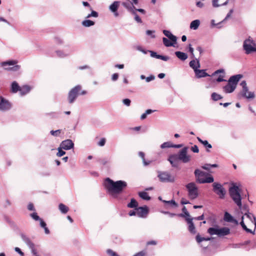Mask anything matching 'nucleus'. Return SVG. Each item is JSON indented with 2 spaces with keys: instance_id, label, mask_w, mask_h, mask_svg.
<instances>
[{
  "instance_id": "f257e3e1",
  "label": "nucleus",
  "mask_w": 256,
  "mask_h": 256,
  "mask_svg": "<svg viewBox=\"0 0 256 256\" xmlns=\"http://www.w3.org/2000/svg\"><path fill=\"white\" fill-rule=\"evenodd\" d=\"M104 186L108 193L114 198H117L118 195L123 191L127 186V183L123 180L114 182L110 178H107Z\"/></svg>"
},
{
  "instance_id": "f03ea898",
  "label": "nucleus",
  "mask_w": 256,
  "mask_h": 256,
  "mask_svg": "<svg viewBox=\"0 0 256 256\" xmlns=\"http://www.w3.org/2000/svg\"><path fill=\"white\" fill-rule=\"evenodd\" d=\"M246 224L250 227L254 225L256 226V220L254 216L250 212H246L241 217V226L247 232L254 234L252 230L248 228Z\"/></svg>"
},
{
  "instance_id": "7ed1b4c3",
  "label": "nucleus",
  "mask_w": 256,
  "mask_h": 256,
  "mask_svg": "<svg viewBox=\"0 0 256 256\" xmlns=\"http://www.w3.org/2000/svg\"><path fill=\"white\" fill-rule=\"evenodd\" d=\"M194 174L196 181L200 184L212 183L214 181V178L212 176L198 169H196Z\"/></svg>"
},
{
  "instance_id": "20e7f679",
  "label": "nucleus",
  "mask_w": 256,
  "mask_h": 256,
  "mask_svg": "<svg viewBox=\"0 0 256 256\" xmlns=\"http://www.w3.org/2000/svg\"><path fill=\"white\" fill-rule=\"evenodd\" d=\"M240 80V74L232 76L228 80V84L224 87L226 93H231L236 89L238 82Z\"/></svg>"
},
{
  "instance_id": "39448f33",
  "label": "nucleus",
  "mask_w": 256,
  "mask_h": 256,
  "mask_svg": "<svg viewBox=\"0 0 256 256\" xmlns=\"http://www.w3.org/2000/svg\"><path fill=\"white\" fill-rule=\"evenodd\" d=\"M229 193L234 201L240 208V192L238 186L234 183H232V186L229 188Z\"/></svg>"
},
{
  "instance_id": "423d86ee",
  "label": "nucleus",
  "mask_w": 256,
  "mask_h": 256,
  "mask_svg": "<svg viewBox=\"0 0 256 256\" xmlns=\"http://www.w3.org/2000/svg\"><path fill=\"white\" fill-rule=\"evenodd\" d=\"M17 63V60H11L2 62L0 65L6 70L16 72L18 71L20 68V66L16 64Z\"/></svg>"
},
{
  "instance_id": "0eeeda50",
  "label": "nucleus",
  "mask_w": 256,
  "mask_h": 256,
  "mask_svg": "<svg viewBox=\"0 0 256 256\" xmlns=\"http://www.w3.org/2000/svg\"><path fill=\"white\" fill-rule=\"evenodd\" d=\"M188 196L191 200H194L198 196V188L194 182H190L186 186Z\"/></svg>"
},
{
  "instance_id": "6e6552de",
  "label": "nucleus",
  "mask_w": 256,
  "mask_h": 256,
  "mask_svg": "<svg viewBox=\"0 0 256 256\" xmlns=\"http://www.w3.org/2000/svg\"><path fill=\"white\" fill-rule=\"evenodd\" d=\"M158 177L162 182H172L174 181V177L168 172L158 171Z\"/></svg>"
},
{
  "instance_id": "1a4fd4ad",
  "label": "nucleus",
  "mask_w": 256,
  "mask_h": 256,
  "mask_svg": "<svg viewBox=\"0 0 256 256\" xmlns=\"http://www.w3.org/2000/svg\"><path fill=\"white\" fill-rule=\"evenodd\" d=\"M188 147H184L178 154H176L179 160L182 161L184 163H188L191 160L190 156L188 154Z\"/></svg>"
},
{
  "instance_id": "9d476101",
  "label": "nucleus",
  "mask_w": 256,
  "mask_h": 256,
  "mask_svg": "<svg viewBox=\"0 0 256 256\" xmlns=\"http://www.w3.org/2000/svg\"><path fill=\"white\" fill-rule=\"evenodd\" d=\"M81 86L78 85L72 88L68 92V100L70 104L73 103L79 94L81 90Z\"/></svg>"
},
{
  "instance_id": "9b49d317",
  "label": "nucleus",
  "mask_w": 256,
  "mask_h": 256,
  "mask_svg": "<svg viewBox=\"0 0 256 256\" xmlns=\"http://www.w3.org/2000/svg\"><path fill=\"white\" fill-rule=\"evenodd\" d=\"M243 46L247 54L256 52V44L252 40L249 38L244 42Z\"/></svg>"
},
{
  "instance_id": "f8f14e48",
  "label": "nucleus",
  "mask_w": 256,
  "mask_h": 256,
  "mask_svg": "<svg viewBox=\"0 0 256 256\" xmlns=\"http://www.w3.org/2000/svg\"><path fill=\"white\" fill-rule=\"evenodd\" d=\"M213 190L221 199L224 198L226 191L222 186L218 182H214L212 184Z\"/></svg>"
},
{
  "instance_id": "ddd939ff",
  "label": "nucleus",
  "mask_w": 256,
  "mask_h": 256,
  "mask_svg": "<svg viewBox=\"0 0 256 256\" xmlns=\"http://www.w3.org/2000/svg\"><path fill=\"white\" fill-rule=\"evenodd\" d=\"M20 236L23 241L26 244V245L30 249L32 253L33 254V255L34 256H40L39 254H38L36 250L34 248V244L32 242L30 239L24 234H20Z\"/></svg>"
},
{
  "instance_id": "4468645a",
  "label": "nucleus",
  "mask_w": 256,
  "mask_h": 256,
  "mask_svg": "<svg viewBox=\"0 0 256 256\" xmlns=\"http://www.w3.org/2000/svg\"><path fill=\"white\" fill-rule=\"evenodd\" d=\"M12 108L11 103L3 96H0V111L6 112Z\"/></svg>"
},
{
  "instance_id": "2eb2a0df",
  "label": "nucleus",
  "mask_w": 256,
  "mask_h": 256,
  "mask_svg": "<svg viewBox=\"0 0 256 256\" xmlns=\"http://www.w3.org/2000/svg\"><path fill=\"white\" fill-rule=\"evenodd\" d=\"M241 86L242 87V95L244 96L248 99H252L255 97L254 92L248 91L245 81L241 82Z\"/></svg>"
},
{
  "instance_id": "dca6fc26",
  "label": "nucleus",
  "mask_w": 256,
  "mask_h": 256,
  "mask_svg": "<svg viewBox=\"0 0 256 256\" xmlns=\"http://www.w3.org/2000/svg\"><path fill=\"white\" fill-rule=\"evenodd\" d=\"M135 210H137V216L140 218H146L148 213V208L146 206L136 208Z\"/></svg>"
},
{
  "instance_id": "f3484780",
  "label": "nucleus",
  "mask_w": 256,
  "mask_h": 256,
  "mask_svg": "<svg viewBox=\"0 0 256 256\" xmlns=\"http://www.w3.org/2000/svg\"><path fill=\"white\" fill-rule=\"evenodd\" d=\"M74 142L71 140L69 139L63 140L60 144V148L65 150H70L74 148Z\"/></svg>"
},
{
  "instance_id": "a211bd4d",
  "label": "nucleus",
  "mask_w": 256,
  "mask_h": 256,
  "mask_svg": "<svg viewBox=\"0 0 256 256\" xmlns=\"http://www.w3.org/2000/svg\"><path fill=\"white\" fill-rule=\"evenodd\" d=\"M120 2L118 1H114L112 4L109 6L110 10L114 13V16L117 17L118 16V9L120 6Z\"/></svg>"
},
{
  "instance_id": "6ab92c4d",
  "label": "nucleus",
  "mask_w": 256,
  "mask_h": 256,
  "mask_svg": "<svg viewBox=\"0 0 256 256\" xmlns=\"http://www.w3.org/2000/svg\"><path fill=\"white\" fill-rule=\"evenodd\" d=\"M186 220L188 225V230L190 233L195 234L196 233V230L194 224L192 222L193 218H187Z\"/></svg>"
},
{
  "instance_id": "aec40b11",
  "label": "nucleus",
  "mask_w": 256,
  "mask_h": 256,
  "mask_svg": "<svg viewBox=\"0 0 256 256\" xmlns=\"http://www.w3.org/2000/svg\"><path fill=\"white\" fill-rule=\"evenodd\" d=\"M148 52L150 54V56L152 58H155L158 59H160L164 61H168L170 60V57L166 56H162L158 54L156 52L152 50H148Z\"/></svg>"
},
{
  "instance_id": "412c9836",
  "label": "nucleus",
  "mask_w": 256,
  "mask_h": 256,
  "mask_svg": "<svg viewBox=\"0 0 256 256\" xmlns=\"http://www.w3.org/2000/svg\"><path fill=\"white\" fill-rule=\"evenodd\" d=\"M168 160L173 167L178 166V160H179L176 154L170 155L169 156Z\"/></svg>"
},
{
  "instance_id": "4be33fe9",
  "label": "nucleus",
  "mask_w": 256,
  "mask_h": 256,
  "mask_svg": "<svg viewBox=\"0 0 256 256\" xmlns=\"http://www.w3.org/2000/svg\"><path fill=\"white\" fill-rule=\"evenodd\" d=\"M206 70H199L198 68L195 70L194 73L196 76L198 78H204L206 76H210V75L206 72Z\"/></svg>"
},
{
  "instance_id": "5701e85b",
  "label": "nucleus",
  "mask_w": 256,
  "mask_h": 256,
  "mask_svg": "<svg viewBox=\"0 0 256 256\" xmlns=\"http://www.w3.org/2000/svg\"><path fill=\"white\" fill-rule=\"evenodd\" d=\"M224 220L225 222H232L238 224V221L235 220L232 216L228 212H225L224 217Z\"/></svg>"
},
{
  "instance_id": "b1692460",
  "label": "nucleus",
  "mask_w": 256,
  "mask_h": 256,
  "mask_svg": "<svg viewBox=\"0 0 256 256\" xmlns=\"http://www.w3.org/2000/svg\"><path fill=\"white\" fill-rule=\"evenodd\" d=\"M230 233V230L226 227L218 228V236L219 237L228 235Z\"/></svg>"
},
{
  "instance_id": "393cba45",
  "label": "nucleus",
  "mask_w": 256,
  "mask_h": 256,
  "mask_svg": "<svg viewBox=\"0 0 256 256\" xmlns=\"http://www.w3.org/2000/svg\"><path fill=\"white\" fill-rule=\"evenodd\" d=\"M32 88L28 85H24L22 87H20V92L21 96H24L27 94H28Z\"/></svg>"
},
{
  "instance_id": "a878e982",
  "label": "nucleus",
  "mask_w": 256,
  "mask_h": 256,
  "mask_svg": "<svg viewBox=\"0 0 256 256\" xmlns=\"http://www.w3.org/2000/svg\"><path fill=\"white\" fill-rule=\"evenodd\" d=\"M163 34L168 37L171 41L176 42L177 38L176 36L172 34L169 30H164Z\"/></svg>"
},
{
  "instance_id": "bb28decb",
  "label": "nucleus",
  "mask_w": 256,
  "mask_h": 256,
  "mask_svg": "<svg viewBox=\"0 0 256 256\" xmlns=\"http://www.w3.org/2000/svg\"><path fill=\"white\" fill-rule=\"evenodd\" d=\"M190 68H192L194 72H195V70H198L200 66V63L199 60L196 59V60H192L190 62Z\"/></svg>"
},
{
  "instance_id": "cd10ccee",
  "label": "nucleus",
  "mask_w": 256,
  "mask_h": 256,
  "mask_svg": "<svg viewBox=\"0 0 256 256\" xmlns=\"http://www.w3.org/2000/svg\"><path fill=\"white\" fill-rule=\"evenodd\" d=\"M197 139L202 144L207 148L206 151L209 152L210 150L208 149L211 148L212 146L210 144L208 143V141L206 140H203L199 137H197Z\"/></svg>"
},
{
  "instance_id": "c85d7f7f",
  "label": "nucleus",
  "mask_w": 256,
  "mask_h": 256,
  "mask_svg": "<svg viewBox=\"0 0 256 256\" xmlns=\"http://www.w3.org/2000/svg\"><path fill=\"white\" fill-rule=\"evenodd\" d=\"M20 87L18 84L16 82H13L11 84V91L13 93H16L20 92Z\"/></svg>"
},
{
  "instance_id": "c756f323",
  "label": "nucleus",
  "mask_w": 256,
  "mask_h": 256,
  "mask_svg": "<svg viewBox=\"0 0 256 256\" xmlns=\"http://www.w3.org/2000/svg\"><path fill=\"white\" fill-rule=\"evenodd\" d=\"M162 42L164 44L166 47L174 46V44L176 43L171 41L170 39L168 40L166 38H162Z\"/></svg>"
},
{
  "instance_id": "7c9ffc66",
  "label": "nucleus",
  "mask_w": 256,
  "mask_h": 256,
  "mask_svg": "<svg viewBox=\"0 0 256 256\" xmlns=\"http://www.w3.org/2000/svg\"><path fill=\"white\" fill-rule=\"evenodd\" d=\"M175 54L180 60L183 61L185 60L188 58V55L183 52L178 51L175 52Z\"/></svg>"
},
{
  "instance_id": "2f4dec72",
  "label": "nucleus",
  "mask_w": 256,
  "mask_h": 256,
  "mask_svg": "<svg viewBox=\"0 0 256 256\" xmlns=\"http://www.w3.org/2000/svg\"><path fill=\"white\" fill-rule=\"evenodd\" d=\"M200 25V20H196L192 21L190 24V28L194 30H196L198 28Z\"/></svg>"
},
{
  "instance_id": "473e14b6",
  "label": "nucleus",
  "mask_w": 256,
  "mask_h": 256,
  "mask_svg": "<svg viewBox=\"0 0 256 256\" xmlns=\"http://www.w3.org/2000/svg\"><path fill=\"white\" fill-rule=\"evenodd\" d=\"M233 12V10H230V12H228V13L227 14L226 17L225 18L222 20V21L221 22H220V23L218 24H215L214 22V20H211V24H212V26H217L219 24H222V22H223L224 20H227L228 18H230L232 14V13Z\"/></svg>"
},
{
  "instance_id": "72a5a7b5",
  "label": "nucleus",
  "mask_w": 256,
  "mask_h": 256,
  "mask_svg": "<svg viewBox=\"0 0 256 256\" xmlns=\"http://www.w3.org/2000/svg\"><path fill=\"white\" fill-rule=\"evenodd\" d=\"M122 4L130 13L134 10V6H132L131 4H130L128 2H123Z\"/></svg>"
},
{
  "instance_id": "f704fd0d",
  "label": "nucleus",
  "mask_w": 256,
  "mask_h": 256,
  "mask_svg": "<svg viewBox=\"0 0 256 256\" xmlns=\"http://www.w3.org/2000/svg\"><path fill=\"white\" fill-rule=\"evenodd\" d=\"M196 242L200 244L202 241H208L212 239V238H204L201 237L199 234H198L196 238Z\"/></svg>"
},
{
  "instance_id": "c9c22d12",
  "label": "nucleus",
  "mask_w": 256,
  "mask_h": 256,
  "mask_svg": "<svg viewBox=\"0 0 256 256\" xmlns=\"http://www.w3.org/2000/svg\"><path fill=\"white\" fill-rule=\"evenodd\" d=\"M138 196L144 200H150V197L148 195V194L145 192H139Z\"/></svg>"
},
{
  "instance_id": "e433bc0d",
  "label": "nucleus",
  "mask_w": 256,
  "mask_h": 256,
  "mask_svg": "<svg viewBox=\"0 0 256 256\" xmlns=\"http://www.w3.org/2000/svg\"><path fill=\"white\" fill-rule=\"evenodd\" d=\"M218 227L210 228L208 230V232L211 236L214 235V234L218 236Z\"/></svg>"
},
{
  "instance_id": "4c0bfd02",
  "label": "nucleus",
  "mask_w": 256,
  "mask_h": 256,
  "mask_svg": "<svg viewBox=\"0 0 256 256\" xmlns=\"http://www.w3.org/2000/svg\"><path fill=\"white\" fill-rule=\"evenodd\" d=\"M94 24V22L89 20H86L82 22V25L84 27H90Z\"/></svg>"
},
{
  "instance_id": "58836bf2",
  "label": "nucleus",
  "mask_w": 256,
  "mask_h": 256,
  "mask_svg": "<svg viewBox=\"0 0 256 256\" xmlns=\"http://www.w3.org/2000/svg\"><path fill=\"white\" fill-rule=\"evenodd\" d=\"M128 207L130 208H138V203L136 200L134 198L131 199L130 202L128 204Z\"/></svg>"
},
{
  "instance_id": "ea45409f",
  "label": "nucleus",
  "mask_w": 256,
  "mask_h": 256,
  "mask_svg": "<svg viewBox=\"0 0 256 256\" xmlns=\"http://www.w3.org/2000/svg\"><path fill=\"white\" fill-rule=\"evenodd\" d=\"M58 208L62 214H66L68 210V208L63 204H60Z\"/></svg>"
},
{
  "instance_id": "a19ab883",
  "label": "nucleus",
  "mask_w": 256,
  "mask_h": 256,
  "mask_svg": "<svg viewBox=\"0 0 256 256\" xmlns=\"http://www.w3.org/2000/svg\"><path fill=\"white\" fill-rule=\"evenodd\" d=\"M138 156L142 158V162H143V164H144V166H148L150 163V161L147 162V161L146 160L145 158H144V152H138Z\"/></svg>"
},
{
  "instance_id": "79ce46f5",
  "label": "nucleus",
  "mask_w": 256,
  "mask_h": 256,
  "mask_svg": "<svg viewBox=\"0 0 256 256\" xmlns=\"http://www.w3.org/2000/svg\"><path fill=\"white\" fill-rule=\"evenodd\" d=\"M182 211L184 212V214H178V216H181V217H186V218H190V215L185 206L183 207V208L182 209Z\"/></svg>"
},
{
  "instance_id": "37998d69",
  "label": "nucleus",
  "mask_w": 256,
  "mask_h": 256,
  "mask_svg": "<svg viewBox=\"0 0 256 256\" xmlns=\"http://www.w3.org/2000/svg\"><path fill=\"white\" fill-rule=\"evenodd\" d=\"M211 96L212 98L214 101H216L222 98V96L220 94H218L216 92H213Z\"/></svg>"
},
{
  "instance_id": "c03bdc74",
  "label": "nucleus",
  "mask_w": 256,
  "mask_h": 256,
  "mask_svg": "<svg viewBox=\"0 0 256 256\" xmlns=\"http://www.w3.org/2000/svg\"><path fill=\"white\" fill-rule=\"evenodd\" d=\"M131 14L134 16V20L138 23H142V20L141 18L139 17L137 13L136 12V10L132 11Z\"/></svg>"
},
{
  "instance_id": "a18cd8bd",
  "label": "nucleus",
  "mask_w": 256,
  "mask_h": 256,
  "mask_svg": "<svg viewBox=\"0 0 256 256\" xmlns=\"http://www.w3.org/2000/svg\"><path fill=\"white\" fill-rule=\"evenodd\" d=\"M172 147V144L170 142H164L160 145V148L164 149Z\"/></svg>"
},
{
  "instance_id": "49530a36",
  "label": "nucleus",
  "mask_w": 256,
  "mask_h": 256,
  "mask_svg": "<svg viewBox=\"0 0 256 256\" xmlns=\"http://www.w3.org/2000/svg\"><path fill=\"white\" fill-rule=\"evenodd\" d=\"M90 11H91V13L88 14L86 16V18H88L90 17H94V18L98 17V14L94 10L92 9V10H90Z\"/></svg>"
},
{
  "instance_id": "de8ad7c7",
  "label": "nucleus",
  "mask_w": 256,
  "mask_h": 256,
  "mask_svg": "<svg viewBox=\"0 0 256 256\" xmlns=\"http://www.w3.org/2000/svg\"><path fill=\"white\" fill-rule=\"evenodd\" d=\"M30 216L35 220H40L42 218L38 215L37 213L34 212L30 214Z\"/></svg>"
},
{
  "instance_id": "09e8293b",
  "label": "nucleus",
  "mask_w": 256,
  "mask_h": 256,
  "mask_svg": "<svg viewBox=\"0 0 256 256\" xmlns=\"http://www.w3.org/2000/svg\"><path fill=\"white\" fill-rule=\"evenodd\" d=\"M246 212H249L248 206L246 205H244L242 208L241 206V214H244Z\"/></svg>"
},
{
  "instance_id": "8fccbe9b",
  "label": "nucleus",
  "mask_w": 256,
  "mask_h": 256,
  "mask_svg": "<svg viewBox=\"0 0 256 256\" xmlns=\"http://www.w3.org/2000/svg\"><path fill=\"white\" fill-rule=\"evenodd\" d=\"M62 148H60V146L58 148V152L56 154L57 156H62L66 154V152L62 150Z\"/></svg>"
},
{
  "instance_id": "3c124183",
  "label": "nucleus",
  "mask_w": 256,
  "mask_h": 256,
  "mask_svg": "<svg viewBox=\"0 0 256 256\" xmlns=\"http://www.w3.org/2000/svg\"><path fill=\"white\" fill-rule=\"evenodd\" d=\"M162 202L165 203V204H170L174 206H177V204L175 202V201L174 200H162Z\"/></svg>"
},
{
  "instance_id": "603ef678",
  "label": "nucleus",
  "mask_w": 256,
  "mask_h": 256,
  "mask_svg": "<svg viewBox=\"0 0 256 256\" xmlns=\"http://www.w3.org/2000/svg\"><path fill=\"white\" fill-rule=\"evenodd\" d=\"M50 133L52 135L54 136H58L60 134V130H52L50 132Z\"/></svg>"
},
{
  "instance_id": "864d4df0",
  "label": "nucleus",
  "mask_w": 256,
  "mask_h": 256,
  "mask_svg": "<svg viewBox=\"0 0 256 256\" xmlns=\"http://www.w3.org/2000/svg\"><path fill=\"white\" fill-rule=\"evenodd\" d=\"M154 31L150 30H147L146 31V34L148 36H150L151 38H155L156 36L154 34Z\"/></svg>"
},
{
  "instance_id": "5fc2aeb1",
  "label": "nucleus",
  "mask_w": 256,
  "mask_h": 256,
  "mask_svg": "<svg viewBox=\"0 0 256 256\" xmlns=\"http://www.w3.org/2000/svg\"><path fill=\"white\" fill-rule=\"evenodd\" d=\"M123 104L126 106H130V104L131 101L128 98H125L122 100Z\"/></svg>"
},
{
  "instance_id": "6e6d98bb",
  "label": "nucleus",
  "mask_w": 256,
  "mask_h": 256,
  "mask_svg": "<svg viewBox=\"0 0 256 256\" xmlns=\"http://www.w3.org/2000/svg\"><path fill=\"white\" fill-rule=\"evenodd\" d=\"M136 49L138 50H139L141 52H142L143 54H147L148 52V50H144V48H142L140 46H137L136 47Z\"/></svg>"
},
{
  "instance_id": "4d7b16f0",
  "label": "nucleus",
  "mask_w": 256,
  "mask_h": 256,
  "mask_svg": "<svg viewBox=\"0 0 256 256\" xmlns=\"http://www.w3.org/2000/svg\"><path fill=\"white\" fill-rule=\"evenodd\" d=\"M106 142V139L104 138H102L98 142V144L100 146H102L105 144Z\"/></svg>"
},
{
  "instance_id": "13d9d810",
  "label": "nucleus",
  "mask_w": 256,
  "mask_h": 256,
  "mask_svg": "<svg viewBox=\"0 0 256 256\" xmlns=\"http://www.w3.org/2000/svg\"><path fill=\"white\" fill-rule=\"evenodd\" d=\"M56 53L57 55L60 58H64L67 56V54H64L60 50L56 51Z\"/></svg>"
},
{
  "instance_id": "bf43d9fd",
  "label": "nucleus",
  "mask_w": 256,
  "mask_h": 256,
  "mask_svg": "<svg viewBox=\"0 0 256 256\" xmlns=\"http://www.w3.org/2000/svg\"><path fill=\"white\" fill-rule=\"evenodd\" d=\"M107 253L110 256H118V255L114 251H112L111 250H107Z\"/></svg>"
},
{
  "instance_id": "052dcab7",
  "label": "nucleus",
  "mask_w": 256,
  "mask_h": 256,
  "mask_svg": "<svg viewBox=\"0 0 256 256\" xmlns=\"http://www.w3.org/2000/svg\"><path fill=\"white\" fill-rule=\"evenodd\" d=\"M191 150L195 153H198L199 152V149L196 145H194L191 148Z\"/></svg>"
},
{
  "instance_id": "680f3d73",
  "label": "nucleus",
  "mask_w": 256,
  "mask_h": 256,
  "mask_svg": "<svg viewBox=\"0 0 256 256\" xmlns=\"http://www.w3.org/2000/svg\"><path fill=\"white\" fill-rule=\"evenodd\" d=\"M224 75H220L219 77L216 79V81L217 82H222L226 81V80L224 79Z\"/></svg>"
},
{
  "instance_id": "e2e57ef3",
  "label": "nucleus",
  "mask_w": 256,
  "mask_h": 256,
  "mask_svg": "<svg viewBox=\"0 0 256 256\" xmlns=\"http://www.w3.org/2000/svg\"><path fill=\"white\" fill-rule=\"evenodd\" d=\"M155 78V76L153 75H150V76L146 78V82H150L152 80H154Z\"/></svg>"
},
{
  "instance_id": "0e129e2a",
  "label": "nucleus",
  "mask_w": 256,
  "mask_h": 256,
  "mask_svg": "<svg viewBox=\"0 0 256 256\" xmlns=\"http://www.w3.org/2000/svg\"><path fill=\"white\" fill-rule=\"evenodd\" d=\"M219 73H222L223 74H224V70L223 69H220V70H216V72H214L212 74V76H214L216 74H217Z\"/></svg>"
},
{
  "instance_id": "69168bd1",
  "label": "nucleus",
  "mask_w": 256,
  "mask_h": 256,
  "mask_svg": "<svg viewBox=\"0 0 256 256\" xmlns=\"http://www.w3.org/2000/svg\"><path fill=\"white\" fill-rule=\"evenodd\" d=\"M202 168L205 170H209L210 168V164H205L204 165L202 166Z\"/></svg>"
},
{
  "instance_id": "338daca9",
  "label": "nucleus",
  "mask_w": 256,
  "mask_h": 256,
  "mask_svg": "<svg viewBox=\"0 0 256 256\" xmlns=\"http://www.w3.org/2000/svg\"><path fill=\"white\" fill-rule=\"evenodd\" d=\"M218 0H212V4L214 7H218L220 4H218Z\"/></svg>"
},
{
  "instance_id": "774afa93",
  "label": "nucleus",
  "mask_w": 256,
  "mask_h": 256,
  "mask_svg": "<svg viewBox=\"0 0 256 256\" xmlns=\"http://www.w3.org/2000/svg\"><path fill=\"white\" fill-rule=\"evenodd\" d=\"M28 209L29 210H35L34 204L32 203H30L28 206Z\"/></svg>"
}]
</instances>
